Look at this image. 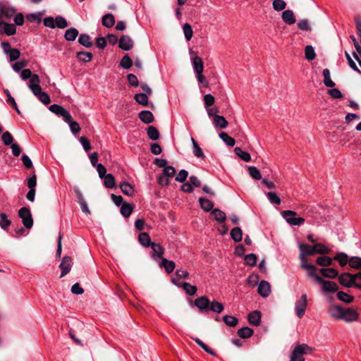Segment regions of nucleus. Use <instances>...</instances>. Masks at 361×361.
Instances as JSON below:
<instances>
[{
  "label": "nucleus",
  "mask_w": 361,
  "mask_h": 361,
  "mask_svg": "<svg viewBox=\"0 0 361 361\" xmlns=\"http://www.w3.org/2000/svg\"><path fill=\"white\" fill-rule=\"evenodd\" d=\"M300 250V259L301 267L307 271L308 276L312 277L316 281V267L310 262L309 257L316 253V243L310 246L305 243L299 245Z\"/></svg>",
  "instance_id": "obj_1"
},
{
  "label": "nucleus",
  "mask_w": 361,
  "mask_h": 361,
  "mask_svg": "<svg viewBox=\"0 0 361 361\" xmlns=\"http://www.w3.org/2000/svg\"><path fill=\"white\" fill-rule=\"evenodd\" d=\"M192 305L198 309V311L200 313L208 312L210 311L219 314L224 310V305L223 303L214 300L210 301L209 299L204 295L197 298L193 301Z\"/></svg>",
  "instance_id": "obj_2"
},
{
  "label": "nucleus",
  "mask_w": 361,
  "mask_h": 361,
  "mask_svg": "<svg viewBox=\"0 0 361 361\" xmlns=\"http://www.w3.org/2000/svg\"><path fill=\"white\" fill-rule=\"evenodd\" d=\"M310 353V347L306 344H298L293 349L290 361H305L303 355Z\"/></svg>",
  "instance_id": "obj_3"
},
{
  "label": "nucleus",
  "mask_w": 361,
  "mask_h": 361,
  "mask_svg": "<svg viewBox=\"0 0 361 361\" xmlns=\"http://www.w3.org/2000/svg\"><path fill=\"white\" fill-rule=\"evenodd\" d=\"M283 219L291 226H300L305 222L302 217H298L295 212L291 210H285L281 212Z\"/></svg>",
  "instance_id": "obj_4"
},
{
  "label": "nucleus",
  "mask_w": 361,
  "mask_h": 361,
  "mask_svg": "<svg viewBox=\"0 0 361 361\" xmlns=\"http://www.w3.org/2000/svg\"><path fill=\"white\" fill-rule=\"evenodd\" d=\"M18 215L22 219L23 224L26 228H31L33 226V219L30 210L27 207H22L18 211Z\"/></svg>",
  "instance_id": "obj_5"
},
{
  "label": "nucleus",
  "mask_w": 361,
  "mask_h": 361,
  "mask_svg": "<svg viewBox=\"0 0 361 361\" xmlns=\"http://www.w3.org/2000/svg\"><path fill=\"white\" fill-rule=\"evenodd\" d=\"M16 9L7 3L0 2V18L11 19L15 16Z\"/></svg>",
  "instance_id": "obj_6"
},
{
  "label": "nucleus",
  "mask_w": 361,
  "mask_h": 361,
  "mask_svg": "<svg viewBox=\"0 0 361 361\" xmlns=\"http://www.w3.org/2000/svg\"><path fill=\"white\" fill-rule=\"evenodd\" d=\"M317 283L322 284V290L325 293H335L338 290V286L335 282L324 280L319 276H317Z\"/></svg>",
  "instance_id": "obj_7"
},
{
  "label": "nucleus",
  "mask_w": 361,
  "mask_h": 361,
  "mask_svg": "<svg viewBox=\"0 0 361 361\" xmlns=\"http://www.w3.org/2000/svg\"><path fill=\"white\" fill-rule=\"evenodd\" d=\"M49 110L59 116H61L65 122L71 121V114L63 106L54 104L49 106Z\"/></svg>",
  "instance_id": "obj_8"
},
{
  "label": "nucleus",
  "mask_w": 361,
  "mask_h": 361,
  "mask_svg": "<svg viewBox=\"0 0 361 361\" xmlns=\"http://www.w3.org/2000/svg\"><path fill=\"white\" fill-rule=\"evenodd\" d=\"M359 318V313L357 311L352 307L343 308L342 321L347 323L355 322Z\"/></svg>",
  "instance_id": "obj_9"
},
{
  "label": "nucleus",
  "mask_w": 361,
  "mask_h": 361,
  "mask_svg": "<svg viewBox=\"0 0 361 361\" xmlns=\"http://www.w3.org/2000/svg\"><path fill=\"white\" fill-rule=\"evenodd\" d=\"M171 282L179 288H182L185 293L190 296L195 295L197 291V288L195 286H192L188 282H177L176 279H171Z\"/></svg>",
  "instance_id": "obj_10"
},
{
  "label": "nucleus",
  "mask_w": 361,
  "mask_h": 361,
  "mask_svg": "<svg viewBox=\"0 0 361 361\" xmlns=\"http://www.w3.org/2000/svg\"><path fill=\"white\" fill-rule=\"evenodd\" d=\"M307 295L303 294L300 299L298 300L295 304V311L299 318H302L305 314L307 307Z\"/></svg>",
  "instance_id": "obj_11"
},
{
  "label": "nucleus",
  "mask_w": 361,
  "mask_h": 361,
  "mask_svg": "<svg viewBox=\"0 0 361 361\" xmlns=\"http://www.w3.org/2000/svg\"><path fill=\"white\" fill-rule=\"evenodd\" d=\"M338 281L340 283L345 287H355L354 274L350 273H343L338 276Z\"/></svg>",
  "instance_id": "obj_12"
},
{
  "label": "nucleus",
  "mask_w": 361,
  "mask_h": 361,
  "mask_svg": "<svg viewBox=\"0 0 361 361\" xmlns=\"http://www.w3.org/2000/svg\"><path fill=\"white\" fill-rule=\"evenodd\" d=\"M72 266V258L69 256H64L62 258L61 262L59 265V267L61 269L60 278L65 276L71 271Z\"/></svg>",
  "instance_id": "obj_13"
},
{
  "label": "nucleus",
  "mask_w": 361,
  "mask_h": 361,
  "mask_svg": "<svg viewBox=\"0 0 361 361\" xmlns=\"http://www.w3.org/2000/svg\"><path fill=\"white\" fill-rule=\"evenodd\" d=\"M343 308L340 305H332L329 307L328 313L332 318L336 320H341Z\"/></svg>",
  "instance_id": "obj_14"
},
{
  "label": "nucleus",
  "mask_w": 361,
  "mask_h": 361,
  "mask_svg": "<svg viewBox=\"0 0 361 361\" xmlns=\"http://www.w3.org/2000/svg\"><path fill=\"white\" fill-rule=\"evenodd\" d=\"M16 32L14 24L7 23L3 20L0 21V35L5 34L8 36L13 35Z\"/></svg>",
  "instance_id": "obj_15"
},
{
  "label": "nucleus",
  "mask_w": 361,
  "mask_h": 361,
  "mask_svg": "<svg viewBox=\"0 0 361 361\" xmlns=\"http://www.w3.org/2000/svg\"><path fill=\"white\" fill-rule=\"evenodd\" d=\"M40 79L37 74H32L30 78V84L28 85L29 89L33 94H36V91H39L42 88L40 86Z\"/></svg>",
  "instance_id": "obj_16"
},
{
  "label": "nucleus",
  "mask_w": 361,
  "mask_h": 361,
  "mask_svg": "<svg viewBox=\"0 0 361 361\" xmlns=\"http://www.w3.org/2000/svg\"><path fill=\"white\" fill-rule=\"evenodd\" d=\"M119 47L125 51L130 50L133 47L132 39L128 35H123L118 42Z\"/></svg>",
  "instance_id": "obj_17"
},
{
  "label": "nucleus",
  "mask_w": 361,
  "mask_h": 361,
  "mask_svg": "<svg viewBox=\"0 0 361 361\" xmlns=\"http://www.w3.org/2000/svg\"><path fill=\"white\" fill-rule=\"evenodd\" d=\"M192 65L195 75H200V73H202L204 71V63L200 56H195L192 57Z\"/></svg>",
  "instance_id": "obj_18"
},
{
  "label": "nucleus",
  "mask_w": 361,
  "mask_h": 361,
  "mask_svg": "<svg viewBox=\"0 0 361 361\" xmlns=\"http://www.w3.org/2000/svg\"><path fill=\"white\" fill-rule=\"evenodd\" d=\"M258 293L263 298L268 297L271 293L270 284L266 281H262L257 288Z\"/></svg>",
  "instance_id": "obj_19"
},
{
  "label": "nucleus",
  "mask_w": 361,
  "mask_h": 361,
  "mask_svg": "<svg viewBox=\"0 0 361 361\" xmlns=\"http://www.w3.org/2000/svg\"><path fill=\"white\" fill-rule=\"evenodd\" d=\"M159 264V267L165 269L167 274L172 273L176 267V263L173 261L169 260L164 257H161V262Z\"/></svg>",
  "instance_id": "obj_20"
},
{
  "label": "nucleus",
  "mask_w": 361,
  "mask_h": 361,
  "mask_svg": "<svg viewBox=\"0 0 361 361\" xmlns=\"http://www.w3.org/2000/svg\"><path fill=\"white\" fill-rule=\"evenodd\" d=\"M261 312L259 311L255 310L248 314L247 320L250 324L257 326L261 323Z\"/></svg>",
  "instance_id": "obj_21"
},
{
  "label": "nucleus",
  "mask_w": 361,
  "mask_h": 361,
  "mask_svg": "<svg viewBox=\"0 0 361 361\" xmlns=\"http://www.w3.org/2000/svg\"><path fill=\"white\" fill-rule=\"evenodd\" d=\"M150 246L152 250V257L153 258L159 257L161 259L164 255V248L160 244L154 243H152Z\"/></svg>",
  "instance_id": "obj_22"
},
{
  "label": "nucleus",
  "mask_w": 361,
  "mask_h": 361,
  "mask_svg": "<svg viewBox=\"0 0 361 361\" xmlns=\"http://www.w3.org/2000/svg\"><path fill=\"white\" fill-rule=\"evenodd\" d=\"M139 118L146 124H149L154 120L152 113L147 110L142 111L139 113Z\"/></svg>",
  "instance_id": "obj_23"
},
{
  "label": "nucleus",
  "mask_w": 361,
  "mask_h": 361,
  "mask_svg": "<svg viewBox=\"0 0 361 361\" xmlns=\"http://www.w3.org/2000/svg\"><path fill=\"white\" fill-rule=\"evenodd\" d=\"M282 19L288 25H292L295 23L294 13L291 10H286L282 13Z\"/></svg>",
  "instance_id": "obj_24"
},
{
  "label": "nucleus",
  "mask_w": 361,
  "mask_h": 361,
  "mask_svg": "<svg viewBox=\"0 0 361 361\" xmlns=\"http://www.w3.org/2000/svg\"><path fill=\"white\" fill-rule=\"evenodd\" d=\"M319 273L324 277L335 279L338 275V271L334 268H322Z\"/></svg>",
  "instance_id": "obj_25"
},
{
  "label": "nucleus",
  "mask_w": 361,
  "mask_h": 361,
  "mask_svg": "<svg viewBox=\"0 0 361 361\" xmlns=\"http://www.w3.org/2000/svg\"><path fill=\"white\" fill-rule=\"evenodd\" d=\"M213 122L216 128L221 129L226 128L228 125L226 118L224 116L219 115H215Z\"/></svg>",
  "instance_id": "obj_26"
},
{
  "label": "nucleus",
  "mask_w": 361,
  "mask_h": 361,
  "mask_svg": "<svg viewBox=\"0 0 361 361\" xmlns=\"http://www.w3.org/2000/svg\"><path fill=\"white\" fill-rule=\"evenodd\" d=\"M78 30L75 27H71L65 32L64 38L68 42L74 41L78 36Z\"/></svg>",
  "instance_id": "obj_27"
},
{
  "label": "nucleus",
  "mask_w": 361,
  "mask_h": 361,
  "mask_svg": "<svg viewBox=\"0 0 361 361\" xmlns=\"http://www.w3.org/2000/svg\"><path fill=\"white\" fill-rule=\"evenodd\" d=\"M212 215L214 216V219L219 223H224L226 219V214L219 209L212 210Z\"/></svg>",
  "instance_id": "obj_28"
},
{
  "label": "nucleus",
  "mask_w": 361,
  "mask_h": 361,
  "mask_svg": "<svg viewBox=\"0 0 361 361\" xmlns=\"http://www.w3.org/2000/svg\"><path fill=\"white\" fill-rule=\"evenodd\" d=\"M199 203L200 204L201 208L205 212H209L213 210L212 208L214 207V204L211 200L204 197H200Z\"/></svg>",
  "instance_id": "obj_29"
},
{
  "label": "nucleus",
  "mask_w": 361,
  "mask_h": 361,
  "mask_svg": "<svg viewBox=\"0 0 361 361\" xmlns=\"http://www.w3.org/2000/svg\"><path fill=\"white\" fill-rule=\"evenodd\" d=\"M237 334L241 338H248L253 335L254 331L250 327L245 326L239 329Z\"/></svg>",
  "instance_id": "obj_30"
},
{
  "label": "nucleus",
  "mask_w": 361,
  "mask_h": 361,
  "mask_svg": "<svg viewBox=\"0 0 361 361\" xmlns=\"http://www.w3.org/2000/svg\"><path fill=\"white\" fill-rule=\"evenodd\" d=\"M334 259L338 261L341 267H345L348 263L349 264L350 258L345 252L337 253Z\"/></svg>",
  "instance_id": "obj_31"
},
{
  "label": "nucleus",
  "mask_w": 361,
  "mask_h": 361,
  "mask_svg": "<svg viewBox=\"0 0 361 361\" xmlns=\"http://www.w3.org/2000/svg\"><path fill=\"white\" fill-rule=\"evenodd\" d=\"M120 188L122 192L128 196H133L135 192L133 187L128 182L121 183Z\"/></svg>",
  "instance_id": "obj_32"
},
{
  "label": "nucleus",
  "mask_w": 361,
  "mask_h": 361,
  "mask_svg": "<svg viewBox=\"0 0 361 361\" xmlns=\"http://www.w3.org/2000/svg\"><path fill=\"white\" fill-rule=\"evenodd\" d=\"M337 298L347 304L351 303L354 300V297L343 291H338L336 294Z\"/></svg>",
  "instance_id": "obj_33"
},
{
  "label": "nucleus",
  "mask_w": 361,
  "mask_h": 361,
  "mask_svg": "<svg viewBox=\"0 0 361 361\" xmlns=\"http://www.w3.org/2000/svg\"><path fill=\"white\" fill-rule=\"evenodd\" d=\"M323 76L324 84L326 87H334L336 85L335 82L331 79L330 71L329 69L325 68L323 71Z\"/></svg>",
  "instance_id": "obj_34"
},
{
  "label": "nucleus",
  "mask_w": 361,
  "mask_h": 361,
  "mask_svg": "<svg viewBox=\"0 0 361 361\" xmlns=\"http://www.w3.org/2000/svg\"><path fill=\"white\" fill-rule=\"evenodd\" d=\"M138 240L140 243L145 247H149L150 245L152 243H151V239L149 234L145 232L141 233L139 235Z\"/></svg>",
  "instance_id": "obj_35"
},
{
  "label": "nucleus",
  "mask_w": 361,
  "mask_h": 361,
  "mask_svg": "<svg viewBox=\"0 0 361 361\" xmlns=\"http://www.w3.org/2000/svg\"><path fill=\"white\" fill-rule=\"evenodd\" d=\"M102 25L106 27H111L115 23V19L111 13H107L102 17Z\"/></svg>",
  "instance_id": "obj_36"
},
{
  "label": "nucleus",
  "mask_w": 361,
  "mask_h": 361,
  "mask_svg": "<svg viewBox=\"0 0 361 361\" xmlns=\"http://www.w3.org/2000/svg\"><path fill=\"white\" fill-rule=\"evenodd\" d=\"M147 133L149 138L154 141L157 140L160 136L158 129L153 126H150L148 127L147 130Z\"/></svg>",
  "instance_id": "obj_37"
},
{
  "label": "nucleus",
  "mask_w": 361,
  "mask_h": 361,
  "mask_svg": "<svg viewBox=\"0 0 361 361\" xmlns=\"http://www.w3.org/2000/svg\"><path fill=\"white\" fill-rule=\"evenodd\" d=\"M78 42L85 47L90 48L92 46L90 37L87 34H81L78 38Z\"/></svg>",
  "instance_id": "obj_38"
},
{
  "label": "nucleus",
  "mask_w": 361,
  "mask_h": 361,
  "mask_svg": "<svg viewBox=\"0 0 361 361\" xmlns=\"http://www.w3.org/2000/svg\"><path fill=\"white\" fill-rule=\"evenodd\" d=\"M231 237L235 242H240L243 238V232L240 228L235 227L231 231Z\"/></svg>",
  "instance_id": "obj_39"
},
{
  "label": "nucleus",
  "mask_w": 361,
  "mask_h": 361,
  "mask_svg": "<svg viewBox=\"0 0 361 361\" xmlns=\"http://www.w3.org/2000/svg\"><path fill=\"white\" fill-rule=\"evenodd\" d=\"M34 94L44 104H48L51 102L49 94L47 92H42V88L39 90V91H36V94Z\"/></svg>",
  "instance_id": "obj_40"
},
{
  "label": "nucleus",
  "mask_w": 361,
  "mask_h": 361,
  "mask_svg": "<svg viewBox=\"0 0 361 361\" xmlns=\"http://www.w3.org/2000/svg\"><path fill=\"white\" fill-rule=\"evenodd\" d=\"M191 142L192 143V152L194 155L198 158H204V154L201 147L199 146V145L193 137H191Z\"/></svg>",
  "instance_id": "obj_41"
},
{
  "label": "nucleus",
  "mask_w": 361,
  "mask_h": 361,
  "mask_svg": "<svg viewBox=\"0 0 361 361\" xmlns=\"http://www.w3.org/2000/svg\"><path fill=\"white\" fill-rule=\"evenodd\" d=\"M133 209V204L124 202L121 205V213L124 217L128 218L131 214Z\"/></svg>",
  "instance_id": "obj_42"
},
{
  "label": "nucleus",
  "mask_w": 361,
  "mask_h": 361,
  "mask_svg": "<svg viewBox=\"0 0 361 361\" xmlns=\"http://www.w3.org/2000/svg\"><path fill=\"white\" fill-rule=\"evenodd\" d=\"M234 152L243 161L248 162L251 160L250 154L248 152L242 150L241 148L235 147Z\"/></svg>",
  "instance_id": "obj_43"
},
{
  "label": "nucleus",
  "mask_w": 361,
  "mask_h": 361,
  "mask_svg": "<svg viewBox=\"0 0 361 361\" xmlns=\"http://www.w3.org/2000/svg\"><path fill=\"white\" fill-rule=\"evenodd\" d=\"M192 339L195 341V343L201 347L204 351H206L208 354L216 356V353L210 348L209 346H207L205 343H204L200 339L198 338H192Z\"/></svg>",
  "instance_id": "obj_44"
},
{
  "label": "nucleus",
  "mask_w": 361,
  "mask_h": 361,
  "mask_svg": "<svg viewBox=\"0 0 361 361\" xmlns=\"http://www.w3.org/2000/svg\"><path fill=\"white\" fill-rule=\"evenodd\" d=\"M134 99L142 106H147L148 104V97L145 93L136 94L134 96Z\"/></svg>",
  "instance_id": "obj_45"
},
{
  "label": "nucleus",
  "mask_w": 361,
  "mask_h": 361,
  "mask_svg": "<svg viewBox=\"0 0 361 361\" xmlns=\"http://www.w3.org/2000/svg\"><path fill=\"white\" fill-rule=\"evenodd\" d=\"M333 259L328 256H317V265L327 267L332 264Z\"/></svg>",
  "instance_id": "obj_46"
},
{
  "label": "nucleus",
  "mask_w": 361,
  "mask_h": 361,
  "mask_svg": "<svg viewBox=\"0 0 361 361\" xmlns=\"http://www.w3.org/2000/svg\"><path fill=\"white\" fill-rule=\"evenodd\" d=\"M316 54L312 45H307L305 47V57L307 61L313 60Z\"/></svg>",
  "instance_id": "obj_47"
},
{
  "label": "nucleus",
  "mask_w": 361,
  "mask_h": 361,
  "mask_svg": "<svg viewBox=\"0 0 361 361\" xmlns=\"http://www.w3.org/2000/svg\"><path fill=\"white\" fill-rule=\"evenodd\" d=\"M76 56L79 61L82 62H89L92 59V54L90 52L79 51L77 53Z\"/></svg>",
  "instance_id": "obj_48"
},
{
  "label": "nucleus",
  "mask_w": 361,
  "mask_h": 361,
  "mask_svg": "<svg viewBox=\"0 0 361 361\" xmlns=\"http://www.w3.org/2000/svg\"><path fill=\"white\" fill-rule=\"evenodd\" d=\"M219 137L225 143H226L227 145L230 147H233L235 145V140L232 137L228 135V133L222 132L219 134Z\"/></svg>",
  "instance_id": "obj_49"
},
{
  "label": "nucleus",
  "mask_w": 361,
  "mask_h": 361,
  "mask_svg": "<svg viewBox=\"0 0 361 361\" xmlns=\"http://www.w3.org/2000/svg\"><path fill=\"white\" fill-rule=\"evenodd\" d=\"M223 321L228 326H235L238 324V319L233 316L225 315L223 317Z\"/></svg>",
  "instance_id": "obj_50"
},
{
  "label": "nucleus",
  "mask_w": 361,
  "mask_h": 361,
  "mask_svg": "<svg viewBox=\"0 0 361 361\" xmlns=\"http://www.w3.org/2000/svg\"><path fill=\"white\" fill-rule=\"evenodd\" d=\"M185 38L187 41H190L193 35V31L189 23H185L183 26Z\"/></svg>",
  "instance_id": "obj_51"
},
{
  "label": "nucleus",
  "mask_w": 361,
  "mask_h": 361,
  "mask_svg": "<svg viewBox=\"0 0 361 361\" xmlns=\"http://www.w3.org/2000/svg\"><path fill=\"white\" fill-rule=\"evenodd\" d=\"M249 175L255 180H260L262 178L261 173L259 170L255 166H249L248 169Z\"/></svg>",
  "instance_id": "obj_52"
},
{
  "label": "nucleus",
  "mask_w": 361,
  "mask_h": 361,
  "mask_svg": "<svg viewBox=\"0 0 361 361\" xmlns=\"http://www.w3.org/2000/svg\"><path fill=\"white\" fill-rule=\"evenodd\" d=\"M267 197L270 203L276 205H279L281 204V199L276 192H268L267 194Z\"/></svg>",
  "instance_id": "obj_53"
},
{
  "label": "nucleus",
  "mask_w": 361,
  "mask_h": 361,
  "mask_svg": "<svg viewBox=\"0 0 361 361\" xmlns=\"http://www.w3.org/2000/svg\"><path fill=\"white\" fill-rule=\"evenodd\" d=\"M11 225V221L8 219V216L6 214L1 213L0 214V226L4 230H7Z\"/></svg>",
  "instance_id": "obj_54"
},
{
  "label": "nucleus",
  "mask_w": 361,
  "mask_h": 361,
  "mask_svg": "<svg viewBox=\"0 0 361 361\" xmlns=\"http://www.w3.org/2000/svg\"><path fill=\"white\" fill-rule=\"evenodd\" d=\"M103 178H104V185L107 188H112L115 186V179L112 174L107 173Z\"/></svg>",
  "instance_id": "obj_55"
},
{
  "label": "nucleus",
  "mask_w": 361,
  "mask_h": 361,
  "mask_svg": "<svg viewBox=\"0 0 361 361\" xmlns=\"http://www.w3.org/2000/svg\"><path fill=\"white\" fill-rule=\"evenodd\" d=\"M349 266L353 269L361 268V257H352L349 260Z\"/></svg>",
  "instance_id": "obj_56"
},
{
  "label": "nucleus",
  "mask_w": 361,
  "mask_h": 361,
  "mask_svg": "<svg viewBox=\"0 0 361 361\" xmlns=\"http://www.w3.org/2000/svg\"><path fill=\"white\" fill-rule=\"evenodd\" d=\"M120 65L125 69H129L133 66V61L128 55H125L121 59Z\"/></svg>",
  "instance_id": "obj_57"
},
{
  "label": "nucleus",
  "mask_w": 361,
  "mask_h": 361,
  "mask_svg": "<svg viewBox=\"0 0 361 361\" xmlns=\"http://www.w3.org/2000/svg\"><path fill=\"white\" fill-rule=\"evenodd\" d=\"M68 26L66 20L62 16H56L55 18V27L60 29L66 28Z\"/></svg>",
  "instance_id": "obj_58"
},
{
  "label": "nucleus",
  "mask_w": 361,
  "mask_h": 361,
  "mask_svg": "<svg viewBox=\"0 0 361 361\" xmlns=\"http://www.w3.org/2000/svg\"><path fill=\"white\" fill-rule=\"evenodd\" d=\"M273 8L276 11H281L286 7V3L283 0H274Z\"/></svg>",
  "instance_id": "obj_59"
},
{
  "label": "nucleus",
  "mask_w": 361,
  "mask_h": 361,
  "mask_svg": "<svg viewBox=\"0 0 361 361\" xmlns=\"http://www.w3.org/2000/svg\"><path fill=\"white\" fill-rule=\"evenodd\" d=\"M245 264L249 266H255L257 263V255L255 254H249L245 256Z\"/></svg>",
  "instance_id": "obj_60"
},
{
  "label": "nucleus",
  "mask_w": 361,
  "mask_h": 361,
  "mask_svg": "<svg viewBox=\"0 0 361 361\" xmlns=\"http://www.w3.org/2000/svg\"><path fill=\"white\" fill-rule=\"evenodd\" d=\"M2 141L5 145H11L13 144V136L12 135L6 131L3 133L1 136Z\"/></svg>",
  "instance_id": "obj_61"
},
{
  "label": "nucleus",
  "mask_w": 361,
  "mask_h": 361,
  "mask_svg": "<svg viewBox=\"0 0 361 361\" xmlns=\"http://www.w3.org/2000/svg\"><path fill=\"white\" fill-rule=\"evenodd\" d=\"M345 58L348 61V63L349 65V66L353 69L355 71L359 73H361V71H360V69L357 68L356 63H355V61L352 59V58L350 57V54H348V52L345 51Z\"/></svg>",
  "instance_id": "obj_62"
},
{
  "label": "nucleus",
  "mask_w": 361,
  "mask_h": 361,
  "mask_svg": "<svg viewBox=\"0 0 361 361\" xmlns=\"http://www.w3.org/2000/svg\"><path fill=\"white\" fill-rule=\"evenodd\" d=\"M328 94L333 99H342L343 95L342 92L337 88H333L328 90Z\"/></svg>",
  "instance_id": "obj_63"
},
{
  "label": "nucleus",
  "mask_w": 361,
  "mask_h": 361,
  "mask_svg": "<svg viewBox=\"0 0 361 361\" xmlns=\"http://www.w3.org/2000/svg\"><path fill=\"white\" fill-rule=\"evenodd\" d=\"M331 252V249L324 244L317 243V254L326 255Z\"/></svg>",
  "instance_id": "obj_64"
}]
</instances>
